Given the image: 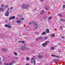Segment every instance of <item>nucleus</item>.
<instances>
[{
  "label": "nucleus",
  "instance_id": "1",
  "mask_svg": "<svg viewBox=\"0 0 65 65\" xmlns=\"http://www.w3.org/2000/svg\"><path fill=\"white\" fill-rule=\"evenodd\" d=\"M28 49H29V48L27 47V45L26 44H24V46L21 47V50L23 51L26 50H28Z\"/></svg>",
  "mask_w": 65,
  "mask_h": 65
},
{
  "label": "nucleus",
  "instance_id": "2",
  "mask_svg": "<svg viewBox=\"0 0 65 65\" xmlns=\"http://www.w3.org/2000/svg\"><path fill=\"white\" fill-rule=\"evenodd\" d=\"M29 7V5L24 4L22 5V8L24 9H28V7Z\"/></svg>",
  "mask_w": 65,
  "mask_h": 65
},
{
  "label": "nucleus",
  "instance_id": "3",
  "mask_svg": "<svg viewBox=\"0 0 65 65\" xmlns=\"http://www.w3.org/2000/svg\"><path fill=\"white\" fill-rule=\"evenodd\" d=\"M33 25L34 26V27H35V29H37L38 26V23H34L33 24Z\"/></svg>",
  "mask_w": 65,
  "mask_h": 65
},
{
  "label": "nucleus",
  "instance_id": "4",
  "mask_svg": "<svg viewBox=\"0 0 65 65\" xmlns=\"http://www.w3.org/2000/svg\"><path fill=\"white\" fill-rule=\"evenodd\" d=\"M9 11H6V13H5V14L6 17H8L9 16Z\"/></svg>",
  "mask_w": 65,
  "mask_h": 65
},
{
  "label": "nucleus",
  "instance_id": "5",
  "mask_svg": "<svg viewBox=\"0 0 65 65\" xmlns=\"http://www.w3.org/2000/svg\"><path fill=\"white\" fill-rule=\"evenodd\" d=\"M15 18V17L14 16H12L9 18V19L10 20H13Z\"/></svg>",
  "mask_w": 65,
  "mask_h": 65
},
{
  "label": "nucleus",
  "instance_id": "6",
  "mask_svg": "<svg viewBox=\"0 0 65 65\" xmlns=\"http://www.w3.org/2000/svg\"><path fill=\"white\" fill-rule=\"evenodd\" d=\"M51 56H52V57H56V58H58V59H59L60 58V56H56L53 54H51Z\"/></svg>",
  "mask_w": 65,
  "mask_h": 65
},
{
  "label": "nucleus",
  "instance_id": "7",
  "mask_svg": "<svg viewBox=\"0 0 65 65\" xmlns=\"http://www.w3.org/2000/svg\"><path fill=\"white\" fill-rule=\"evenodd\" d=\"M46 45H47V43H46V42H45V43H43L42 44V45L44 46V47H45V46H46Z\"/></svg>",
  "mask_w": 65,
  "mask_h": 65
},
{
  "label": "nucleus",
  "instance_id": "8",
  "mask_svg": "<svg viewBox=\"0 0 65 65\" xmlns=\"http://www.w3.org/2000/svg\"><path fill=\"white\" fill-rule=\"evenodd\" d=\"M45 9L46 10H49V8L48 7H46V6H45Z\"/></svg>",
  "mask_w": 65,
  "mask_h": 65
},
{
  "label": "nucleus",
  "instance_id": "9",
  "mask_svg": "<svg viewBox=\"0 0 65 65\" xmlns=\"http://www.w3.org/2000/svg\"><path fill=\"white\" fill-rule=\"evenodd\" d=\"M44 13V11L43 10H42L41 11H40V14H43Z\"/></svg>",
  "mask_w": 65,
  "mask_h": 65
},
{
  "label": "nucleus",
  "instance_id": "10",
  "mask_svg": "<svg viewBox=\"0 0 65 65\" xmlns=\"http://www.w3.org/2000/svg\"><path fill=\"white\" fill-rule=\"evenodd\" d=\"M17 23L18 24H20L22 23V21L20 20H18L17 21Z\"/></svg>",
  "mask_w": 65,
  "mask_h": 65
},
{
  "label": "nucleus",
  "instance_id": "11",
  "mask_svg": "<svg viewBox=\"0 0 65 65\" xmlns=\"http://www.w3.org/2000/svg\"><path fill=\"white\" fill-rule=\"evenodd\" d=\"M38 58H40V59H41V58H42V57H43V56L41 55H38Z\"/></svg>",
  "mask_w": 65,
  "mask_h": 65
},
{
  "label": "nucleus",
  "instance_id": "12",
  "mask_svg": "<svg viewBox=\"0 0 65 65\" xmlns=\"http://www.w3.org/2000/svg\"><path fill=\"white\" fill-rule=\"evenodd\" d=\"M4 11V9L3 8H0V11Z\"/></svg>",
  "mask_w": 65,
  "mask_h": 65
},
{
  "label": "nucleus",
  "instance_id": "13",
  "mask_svg": "<svg viewBox=\"0 0 65 65\" xmlns=\"http://www.w3.org/2000/svg\"><path fill=\"white\" fill-rule=\"evenodd\" d=\"M60 21H62V22H65V19L64 20L63 19H60Z\"/></svg>",
  "mask_w": 65,
  "mask_h": 65
},
{
  "label": "nucleus",
  "instance_id": "14",
  "mask_svg": "<svg viewBox=\"0 0 65 65\" xmlns=\"http://www.w3.org/2000/svg\"><path fill=\"white\" fill-rule=\"evenodd\" d=\"M46 33H50V31L49 29H46Z\"/></svg>",
  "mask_w": 65,
  "mask_h": 65
},
{
  "label": "nucleus",
  "instance_id": "15",
  "mask_svg": "<svg viewBox=\"0 0 65 65\" xmlns=\"http://www.w3.org/2000/svg\"><path fill=\"white\" fill-rule=\"evenodd\" d=\"M47 38H48V37H44L43 38V39L44 40H46V39Z\"/></svg>",
  "mask_w": 65,
  "mask_h": 65
},
{
  "label": "nucleus",
  "instance_id": "16",
  "mask_svg": "<svg viewBox=\"0 0 65 65\" xmlns=\"http://www.w3.org/2000/svg\"><path fill=\"white\" fill-rule=\"evenodd\" d=\"M41 34L42 35H44L45 34H46V33L45 31H44Z\"/></svg>",
  "mask_w": 65,
  "mask_h": 65
},
{
  "label": "nucleus",
  "instance_id": "17",
  "mask_svg": "<svg viewBox=\"0 0 65 65\" xmlns=\"http://www.w3.org/2000/svg\"><path fill=\"white\" fill-rule=\"evenodd\" d=\"M20 20H21V21H24V18L23 17L21 18H20Z\"/></svg>",
  "mask_w": 65,
  "mask_h": 65
},
{
  "label": "nucleus",
  "instance_id": "18",
  "mask_svg": "<svg viewBox=\"0 0 65 65\" xmlns=\"http://www.w3.org/2000/svg\"><path fill=\"white\" fill-rule=\"evenodd\" d=\"M26 29L27 30H29V27L28 26H27L26 28Z\"/></svg>",
  "mask_w": 65,
  "mask_h": 65
},
{
  "label": "nucleus",
  "instance_id": "19",
  "mask_svg": "<svg viewBox=\"0 0 65 65\" xmlns=\"http://www.w3.org/2000/svg\"><path fill=\"white\" fill-rule=\"evenodd\" d=\"M3 52H6V50L5 49H2Z\"/></svg>",
  "mask_w": 65,
  "mask_h": 65
},
{
  "label": "nucleus",
  "instance_id": "20",
  "mask_svg": "<svg viewBox=\"0 0 65 65\" xmlns=\"http://www.w3.org/2000/svg\"><path fill=\"white\" fill-rule=\"evenodd\" d=\"M42 37H40L39 38H38V40H39V39L41 40L42 39Z\"/></svg>",
  "mask_w": 65,
  "mask_h": 65
},
{
  "label": "nucleus",
  "instance_id": "21",
  "mask_svg": "<svg viewBox=\"0 0 65 65\" xmlns=\"http://www.w3.org/2000/svg\"><path fill=\"white\" fill-rule=\"evenodd\" d=\"M36 62V61L35 60H34L33 61V62L34 63V65H35L36 63L35 62Z\"/></svg>",
  "mask_w": 65,
  "mask_h": 65
},
{
  "label": "nucleus",
  "instance_id": "22",
  "mask_svg": "<svg viewBox=\"0 0 65 65\" xmlns=\"http://www.w3.org/2000/svg\"><path fill=\"white\" fill-rule=\"evenodd\" d=\"M54 47H51L50 48L51 50H54Z\"/></svg>",
  "mask_w": 65,
  "mask_h": 65
},
{
  "label": "nucleus",
  "instance_id": "23",
  "mask_svg": "<svg viewBox=\"0 0 65 65\" xmlns=\"http://www.w3.org/2000/svg\"><path fill=\"white\" fill-rule=\"evenodd\" d=\"M47 18V16H44L43 19L44 20H45V19H46Z\"/></svg>",
  "mask_w": 65,
  "mask_h": 65
},
{
  "label": "nucleus",
  "instance_id": "24",
  "mask_svg": "<svg viewBox=\"0 0 65 65\" xmlns=\"http://www.w3.org/2000/svg\"><path fill=\"white\" fill-rule=\"evenodd\" d=\"M1 6L2 7H4V6H5L4 4H2L1 5Z\"/></svg>",
  "mask_w": 65,
  "mask_h": 65
},
{
  "label": "nucleus",
  "instance_id": "25",
  "mask_svg": "<svg viewBox=\"0 0 65 65\" xmlns=\"http://www.w3.org/2000/svg\"><path fill=\"white\" fill-rule=\"evenodd\" d=\"M12 63L11 62V63H9V65H11L12 64H13V61L12 62Z\"/></svg>",
  "mask_w": 65,
  "mask_h": 65
},
{
  "label": "nucleus",
  "instance_id": "26",
  "mask_svg": "<svg viewBox=\"0 0 65 65\" xmlns=\"http://www.w3.org/2000/svg\"><path fill=\"white\" fill-rule=\"evenodd\" d=\"M8 25L5 24V27H6V28H8Z\"/></svg>",
  "mask_w": 65,
  "mask_h": 65
},
{
  "label": "nucleus",
  "instance_id": "27",
  "mask_svg": "<svg viewBox=\"0 0 65 65\" xmlns=\"http://www.w3.org/2000/svg\"><path fill=\"white\" fill-rule=\"evenodd\" d=\"M11 26L10 25H8V28H11Z\"/></svg>",
  "mask_w": 65,
  "mask_h": 65
},
{
  "label": "nucleus",
  "instance_id": "28",
  "mask_svg": "<svg viewBox=\"0 0 65 65\" xmlns=\"http://www.w3.org/2000/svg\"><path fill=\"white\" fill-rule=\"evenodd\" d=\"M54 36H55V35H51V37H52V38H53V37H54Z\"/></svg>",
  "mask_w": 65,
  "mask_h": 65
},
{
  "label": "nucleus",
  "instance_id": "29",
  "mask_svg": "<svg viewBox=\"0 0 65 65\" xmlns=\"http://www.w3.org/2000/svg\"><path fill=\"white\" fill-rule=\"evenodd\" d=\"M30 59V58L29 57H27V61H29Z\"/></svg>",
  "mask_w": 65,
  "mask_h": 65
},
{
  "label": "nucleus",
  "instance_id": "30",
  "mask_svg": "<svg viewBox=\"0 0 65 65\" xmlns=\"http://www.w3.org/2000/svg\"><path fill=\"white\" fill-rule=\"evenodd\" d=\"M59 17H62V15H61V14H59Z\"/></svg>",
  "mask_w": 65,
  "mask_h": 65
},
{
  "label": "nucleus",
  "instance_id": "31",
  "mask_svg": "<svg viewBox=\"0 0 65 65\" xmlns=\"http://www.w3.org/2000/svg\"><path fill=\"white\" fill-rule=\"evenodd\" d=\"M58 59H55L54 60V62H58Z\"/></svg>",
  "mask_w": 65,
  "mask_h": 65
},
{
  "label": "nucleus",
  "instance_id": "32",
  "mask_svg": "<svg viewBox=\"0 0 65 65\" xmlns=\"http://www.w3.org/2000/svg\"><path fill=\"white\" fill-rule=\"evenodd\" d=\"M1 37H3V34H1Z\"/></svg>",
  "mask_w": 65,
  "mask_h": 65
},
{
  "label": "nucleus",
  "instance_id": "33",
  "mask_svg": "<svg viewBox=\"0 0 65 65\" xmlns=\"http://www.w3.org/2000/svg\"><path fill=\"white\" fill-rule=\"evenodd\" d=\"M21 42H22V43H25V42L23 41H21Z\"/></svg>",
  "mask_w": 65,
  "mask_h": 65
},
{
  "label": "nucleus",
  "instance_id": "34",
  "mask_svg": "<svg viewBox=\"0 0 65 65\" xmlns=\"http://www.w3.org/2000/svg\"><path fill=\"white\" fill-rule=\"evenodd\" d=\"M45 42H46V43H47H47H48L49 42H50V41H46Z\"/></svg>",
  "mask_w": 65,
  "mask_h": 65
},
{
  "label": "nucleus",
  "instance_id": "35",
  "mask_svg": "<svg viewBox=\"0 0 65 65\" xmlns=\"http://www.w3.org/2000/svg\"><path fill=\"white\" fill-rule=\"evenodd\" d=\"M52 18L51 17H50L48 18V20H51Z\"/></svg>",
  "mask_w": 65,
  "mask_h": 65
},
{
  "label": "nucleus",
  "instance_id": "36",
  "mask_svg": "<svg viewBox=\"0 0 65 65\" xmlns=\"http://www.w3.org/2000/svg\"><path fill=\"white\" fill-rule=\"evenodd\" d=\"M14 55H15V56H17V53H14Z\"/></svg>",
  "mask_w": 65,
  "mask_h": 65
},
{
  "label": "nucleus",
  "instance_id": "37",
  "mask_svg": "<svg viewBox=\"0 0 65 65\" xmlns=\"http://www.w3.org/2000/svg\"><path fill=\"white\" fill-rule=\"evenodd\" d=\"M18 42L19 43H21V41H19Z\"/></svg>",
  "mask_w": 65,
  "mask_h": 65
},
{
  "label": "nucleus",
  "instance_id": "38",
  "mask_svg": "<svg viewBox=\"0 0 65 65\" xmlns=\"http://www.w3.org/2000/svg\"><path fill=\"white\" fill-rule=\"evenodd\" d=\"M63 8H65V5H63Z\"/></svg>",
  "mask_w": 65,
  "mask_h": 65
},
{
  "label": "nucleus",
  "instance_id": "39",
  "mask_svg": "<svg viewBox=\"0 0 65 65\" xmlns=\"http://www.w3.org/2000/svg\"><path fill=\"white\" fill-rule=\"evenodd\" d=\"M32 22L29 23V25H31V24H32Z\"/></svg>",
  "mask_w": 65,
  "mask_h": 65
},
{
  "label": "nucleus",
  "instance_id": "40",
  "mask_svg": "<svg viewBox=\"0 0 65 65\" xmlns=\"http://www.w3.org/2000/svg\"><path fill=\"white\" fill-rule=\"evenodd\" d=\"M5 65H9V63H5Z\"/></svg>",
  "mask_w": 65,
  "mask_h": 65
},
{
  "label": "nucleus",
  "instance_id": "41",
  "mask_svg": "<svg viewBox=\"0 0 65 65\" xmlns=\"http://www.w3.org/2000/svg\"><path fill=\"white\" fill-rule=\"evenodd\" d=\"M13 9V7H10V9L12 10V9Z\"/></svg>",
  "mask_w": 65,
  "mask_h": 65
},
{
  "label": "nucleus",
  "instance_id": "42",
  "mask_svg": "<svg viewBox=\"0 0 65 65\" xmlns=\"http://www.w3.org/2000/svg\"><path fill=\"white\" fill-rule=\"evenodd\" d=\"M31 60H35V59H34V58H31Z\"/></svg>",
  "mask_w": 65,
  "mask_h": 65
},
{
  "label": "nucleus",
  "instance_id": "43",
  "mask_svg": "<svg viewBox=\"0 0 65 65\" xmlns=\"http://www.w3.org/2000/svg\"><path fill=\"white\" fill-rule=\"evenodd\" d=\"M6 7H8V5H6L5 6Z\"/></svg>",
  "mask_w": 65,
  "mask_h": 65
},
{
  "label": "nucleus",
  "instance_id": "44",
  "mask_svg": "<svg viewBox=\"0 0 65 65\" xmlns=\"http://www.w3.org/2000/svg\"><path fill=\"white\" fill-rule=\"evenodd\" d=\"M62 27H63V26H60V29H62Z\"/></svg>",
  "mask_w": 65,
  "mask_h": 65
},
{
  "label": "nucleus",
  "instance_id": "45",
  "mask_svg": "<svg viewBox=\"0 0 65 65\" xmlns=\"http://www.w3.org/2000/svg\"><path fill=\"white\" fill-rule=\"evenodd\" d=\"M58 52H59V53H61V51L59 50H58Z\"/></svg>",
  "mask_w": 65,
  "mask_h": 65
},
{
  "label": "nucleus",
  "instance_id": "46",
  "mask_svg": "<svg viewBox=\"0 0 65 65\" xmlns=\"http://www.w3.org/2000/svg\"><path fill=\"white\" fill-rule=\"evenodd\" d=\"M36 41H38V40H38V39H36Z\"/></svg>",
  "mask_w": 65,
  "mask_h": 65
},
{
  "label": "nucleus",
  "instance_id": "47",
  "mask_svg": "<svg viewBox=\"0 0 65 65\" xmlns=\"http://www.w3.org/2000/svg\"><path fill=\"white\" fill-rule=\"evenodd\" d=\"M34 11H35V10H36V8H35L34 9Z\"/></svg>",
  "mask_w": 65,
  "mask_h": 65
},
{
  "label": "nucleus",
  "instance_id": "48",
  "mask_svg": "<svg viewBox=\"0 0 65 65\" xmlns=\"http://www.w3.org/2000/svg\"><path fill=\"white\" fill-rule=\"evenodd\" d=\"M16 60L18 59V58L17 57H16Z\"/></svg>",
  "mask_w": 65,
  "mask_h": 65
},
{
  "label": "nucleus",
  "instance_id": "49",
  "mask_svg": "<svg viewBox=\"0 0 65 65\" xmlns=\"http://www.w3.org/2000/svg\"><path fill=\"white\" fill-rule=\"evenodd\" d=\"M1 64H2V62H0V65H1Z\"/></svg>",
  "mask_w": 65,
  "mask_h": 65
},
{
  "label": "nucleus",
  "instance_id": "50",
  "mask_svg": "<svg viewBox=\"0 0 65 65\" xmlns=\"http://www.w3.org/2000/svg\"><path fill=\"white\" fill-rule=\"evenodd\" d=\"M61 38H64V37H61Z\"/></svg>",
  "mask_w": 65,
  "mask_h": 65
},
{
  "label": "nucleus",
  "instance_id": "51",
  "mask_svg": "<svg viewBox=\"0 0 65 65\" xmlns=\"http://www.w3.org/2000/svg\"><path fill=\"white\" fill-rule=\"evenodd\" d=\"M9 8H8V9H7V10H9Z\"/></svg>",
  "mask_w": 65,
  "mask_h": 65
},
{
  "label": "nucleus",
  "instance_id": "52",
  "mask_svg": "<svg viewBox=\"0 0 65 65\" xmlns=\"http://www.w3.org/2000/svg\"><path fill=\"white\" fill-rule=\"evenodd\" d=\"M31 63H32L33 62H32V61L31 60Z\"/></svg>",
  "mask_w": 65,
  "mask_h": 65
},
{
  "label": "nucleus",
  "instance_id": "53",
  "mask_svg": "<svg viewBox=\"0 0 65 65\" xmlns=\"http://www.w3.org/2000/svg\"><path fill=\"white\" fill-rule=\"evenodd\" d=\"M36 33L37 34H39V33L38 32H37Z\"/></svg>",
  "mask_w": 65,
  "mask_h": 65
},
{
  "label": "nucleus",
  "instance_id": "54",
  "mask_svg": "<svg viewBox=\"0 0 65 65\" xmlns=\"http://www.w3.org/2000/svg\"><path fill=\"white\" fill-rule=\"evenodd\" d=\"M26 65H29V64H26Z\"/></svg>",
  "mask_w": 65,
  "mask_h": 65
},
{
  "label": "nucleus",
  "instance_id": "55",
  "mask_svg": "<svg viewBox=\"0 0 65 65\" xmlns=\"http://www.w3.org/2000/svg\"><path fill=\"white\" fill-rule=\"evenodd\" d=\"M41 1H43V0H40Z\"/></svg>",
  "mask_w": 65,
  "mask_h": 65
},
{
  "label": "nucleus",
  "instance_id": "56",
  "mask_svg": "<svg viewBox=\"0 0 65 65\" xmlns=\"http://www.w3.org/2000/svg\"><path fill=\"white\" fill-rule=\"evenodd\" d=\"M20 36H22L21 35H20Z\"/></svg>",
  "mask_w": 65,
  "mask_h": 65
},
{
  "label": "nucleus",
  "instance_id": "57",
  "mask_svg": "<svg viewBox=\"0 0 65 65\" xmlns=\"http://www.w3.org/2000/svg\"><path fill=\"white\" fill-rule=\"evenodd\" d=\"M1 60V58L0 57V60Z\"/></svg>",
  "mask_w": 65,
  "mask_h": 65
},
{
  "label": "nucleus",
  "instance_id": "58",
  "mask_svg": "<svg viewBox=\"0 0 65 65\" xmlns=\"http://www.w3.org/2000/svg\"><path fill=\"white\" fill-rule=\"evenodd\" d=\"M17 19H18V18H17Z\"/></svg>",
  "mask_w": 65,
  "mask_h": 65
},
{
  "label": "nucleus",
  "instance_id": "59",
  "mask_svg": "<svg viewBox=\"0 0 65 65\" xmlns=\"http://www.w3.org/2000/svg\"><path fill=\"white\" fill-rule=\"evenodd\" d=\"M6 23H7V22H6Z\"/></svg>",
  "mask_w": 65,
  "mask_h": 65
},
{
  "label": "nucleus",
  "instance_id": "60",
  "mask_svg": "<svg viewBox=\"0 0 65 65\" xmlns=\"http://www.w3.org/2000/svg\"><path fill=\"white\" fill-rule=\"evenodd\" d=\"M33 57H34V56H33Z\"/></svg>",
  "mask_w": 65,
  "mask_h": 65
}]
</instances>
